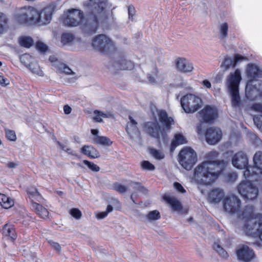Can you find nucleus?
Listing matches in <instances>:
<instances>
[{
	"instance_id": "obj_1",
	"label": "nucleus",
	"mask_w": 262,
	"mask_h": 262,
	"mask_svg": "<svg viewBox=\"0 0 262 262\" xmlns=\"http://www.w3.org/2000/svg\"><path fill=\"white\" fill-rule=\"evenodd\" d=\"M218 155L216 151H211L206 155L205 158L207 161L198 165L194 170L192 177L194 181L200 184L208 185L216 180L227 164V162L224 160L214 161L217 158Z\"/></svg>"
},
{
	"instance_id": "obj_2",
	"label": "nucleus",
	"mask_w": 262,
	"mask_h": 262,
	"mask_svg": "<svg viewBox=\"0 0 262 262\" xmlns=\"http://www.w3.org/2000/svg\"><path fill=\"white\" fill-rule=\"evenodd\" d=\"M254 166H251L244 172V177L247 180L239 184L237 190L239 193L245 199L252 200L258 194V189L251 182L257 181L262 174V152H256L253 157Z\"/></svg>"
},
{
	"instance_id": "obj_3",
	"label": "nucleus",
	"mask_w": 262,
	"mask_h": 262,
	"mask_svg": "<svg viewBox=\"0 0 262 262\" xmlns=\"http://www.w3.org/2000/svg\"><path fill=\"white\" fill-rule=\"evenodd\" d=\"M55 9L54 5H50L39 12L32 7L25 6L16 11L15 19L20 24H47L51 20Z\"/></svg>"
},
{
	"instance_id": "obj_4",
	"label": "nucleus",
	"mask_w": 262,
	"mask_h": 262,
	"mask_svg": "<svg viewBox=\"0 0 262 262\" xmlns=\"http://www.w3.org/2000/svg\"><path fill=\"white\" fill-rule=\"evenodd\" d=\"M241 200L234 195H227L223 200V207L225 211L231 214H235L239 220L243 222V227L256 214L254 213L252 206L247 205L243 209H241Z\"/></svg>"
},
{
	"instance_id": "obj_5",
	"label": "nucleus",
	"mask_w": 262,
	"mask_h": 262,
	"mask_svg": "<svg viewBox=\"0 0 262 262\" xmlns=\"http://www.w3.org/2000/svg\"><path fill=\"white\" fill-rule=\"evenodd\" d=\"M86 8L92 12L86 24L83 27V31L88 34L96 33L99 27V19L103 15L105 7L104 0H89L84 3Z\"/></svg>"
},
{
	"instance_id": "obj_6",
	"label": "nucleus",
	"mask_w": 262,
	"mask_h": 262,
	"mask_svg": "<svg viewBox=\"0 0 262 262\" xmlns=\"http://www.w3.org/2000/svg\"><path fill=\"white\" fill-rule=\"evenodd\" d=\"M241 72L236 70L234 73H231L227 79V86L231 97L232 105L238 106L241 103L238 86L241 80Z\"/></svg>"
},
{
	"instance_id": "obj_7",
	"label": "nucleus",
	"mask_w": 262,
	"mask_h": 262,
	"mask_svg": "<svg viewBox=\"0 0 262 262\" xmlns=\"http://www.w3.org/2000/svg\"><path fill=\"white\" fill-rule=\"evenodd\" d=\"M28 198L31 203V208L40 217L46 219L48 216L49 212L47 209L41 205L36 202H41L42 200L40 194L36 188L30 187L27 190Z\"/></svg>"
},
{
	"instance_id": "obj_8",
	"label": "nucleus",
	"mask_w": 262,
	"mask_h": 262,
	"mask_svg": "<svg viewBox=\"0 0 262 262\" xmlns=\"http://www.w3.org/2000/svg\"><path fill=\"white\" fill-rule=\"evenodd\" d=\"M242 230L247 235L258 237L262 241V214L257 213L242 227Z\"/></svg>"
},
{
	"instance_id": "obj_9",
	"label": "nucleus",
	"mask_w": 262,
	"mask_h": 262,
	"mask_svg": "<svg viewBox=\"0 0 262 262\" xmlns=\"http://www.w3.org/2000/svg\"><path fill=\"white\" fill-rule=\"evenodd\" d=\"M179 162L186 170H190L197 161L195 151L190 147L182 149L179 154Z\"/></svg>"
},
{
	"instance_id": "obj_10",
	"label": "nucleus",
	"mask_w": 262,
	"mask_h": 262,
	"mask_svg": "<svg viewBox=\"0 0 262 262\" xmlns=\"http://www.w3.org/2000/svg\"><path fill=\"white\" fill-rule=\"evenodd\" d=\"M92 46L101 52L106 53H112L115 49L114 45L110 38L102 34L94 37L92 40Z\"/></svg>"
},
{
	"instance_id": "obj_11",
	"label": "nucleus",
	"mask_w": 262,
	"mask_h": 262,
	"mask_svg": "<svg viewBox=\"0 0 262 262\" xmlns=\"http://www.w3.org/2000/svg\"><path fill=\"white\" fill-rule=\"evenodd\" d=\"M201 100L192 94H187L181 98V104L186 113H192L200 107Z\"/></svg>"
},
{
	"instance_id": "obj_12",
	"label": "nucleus",
	"mask_w": 262,
	"mask_h": 262,
	"mask_svg": "<svg viewBox=\"0 0 262 262\" xmlns=\"http://www.w3.org/2000/svg\"><path fill=\"white\" fill-rule=\"evenodd\" d=\"M83 18V14L81 10L73 9L67 12L63 23L68 27H76L80 24Z\"/></svg>"
},
{
	"instance_id": "obj_13",
	"label": "nucleus",
	"mask_w": 262,
	"mask_h": 262,
	"mask_svg": "<svg viewBox=\"0 0 262 262\" xmlns=\"http://www.w3.org/2000/svg\"><path fill=\"white\" fill-rule=\"evenodd\" d=\"M144 129L151 137L157 138L160 143L161 138L164 142L166 139V134L164 129H161L157 122H147L145 124Z\"/></svg>"
},
{
	"instance_id": "obj_14",
	"label": "nucleus",
	"mask_w": 262,
	"mask_h": 262,
	"mask_svg": "<svg viewBox=\"0 0 262 262\" xmlns=\"http://www.w3.org/2000/svg\"><path fill=\"white\" fill-rule=\"evenodd\" d=\"M231 163L233 167L239 169L247 170L249 166V160L247 154L243 150L234 153L231 158Z\"/></svg>"
},
{
	"instance_id": "obj_15",
	"label": "nucleus",
	"mask_w": 262,
	"mask_h": 262,
	"mask_svg": "<svg viewBox=\"0 0 262 262\" xmlns=\"http://www.w3.org/2000/svg\"><path fill=\"white\" fill-rule=\"evenodd\" d=\"M248 61L247 56L239 54H234L233 56H225L221 66H236V64L247 63Z\"/></svg>"
},
{
	"instance_id": "obj_16",
	"label": "nucleus",
	"mask_w": 262,
	"mask_h": 262,
	"mask_svg": "<svg viewBox=\"0 0 262 262\" xmlns=\"http://www.w3.org/2000/svg\"><path fill=\"white\" fill-rule=\"evenodd\" d=\"M199 115L205 122L210 123L216 118L217 112L215 107L207 105L200 112Z\"/></svg>"
},
{
	"instance_id": "obj_17",
	"label": "nucleus",
	"mask_w": 262,
	"mask_h": 262,
	"mask_svg": "<svg viewBox=\"0 0 262 262\" xmlns=\"http://www.w3.org/2000/svg\"><path fill=\"white\" fill-rule=\"evenodd\" d=\"M236 253L238 258L244 262H249L255 257L253 251L247 246L239 247Z\"/></svg>"
},
{
	"instance_id": "obj_18",
	"label": "nucleus",
	"mask_w": 262,
	"mask_h": 262,
	"mask_svg": "<svg viewBox=\"0 0 262 262\" xmlns=\"http://www.w3.org/2000/svg\"><path fill=\"white\" fill-rule=\"evenodd\" d=\"M205 137L208 144H215L221 140L222 137V130L218 128H210L207 129Z\"/></svg>"
},
{
	"instance_id": "obj_19",
	"label": "nucleus",
	"mask_w": 262,
	"mask_h": 262,
	"mask_svg": "<svg viewBox=\"0 0 262 262\" xmlns=\"http://www.w3.org/2000/svg\"><path fill=\"white\" fill-rule=\"evenodd\" d=\"M129 121L127 123L126 130L129 138L135 141H138L140 140V134L137 126V123L131 117H129Z\"/></svg>"
},
{
	"instance_id": "obj_20",
	"label": "nucleus",
	"mask_w": 262,
	"mask_h": 262,
	"mask_svg": "<svg viewBox=\"0 0 262 262\" xmlns=\"http://www.w3.org/2000/svg\"><path fill=\"white\" fill-rule=\"evenodd\" d=\"M251 108L252 110L259 113L254 116L253 121L257 127L262 132V103H254Z\"/></svg>"
},
{
	"instance_id": "obj_21",
	"label": "nucleus",
	"mask_w": 262,
	"mask_h": 262,
	"mask_svg": "<svg viewBox=\"0 0 262 262\" xmlns=\"http://www.w3.org/2000/svg\"><path fill=\"white\" fill-rule=\"evenodd\" d=\"M224 192L222 189L214 188L209 193L208 200L211 203L218 204L224 198Z\"/></svg>"
},
{
	"instance_id": "obj_22",
	"label": "nucleus",
	"mask_w": 262,
	"mask_h": 262,
	"mask_svg": "<svg viewBox=\"0 0 262 262\" xmlns=\"http://www.w3.org/2000/svg\"><path fill=\"white\" fill-rule=\"evenodd\" d=\"M156 112L160 121L165 126L166 129H170L171 125L173 123V119L171 117H168L165 111L156 110Z\"/></svg>"
},
{
	"instance_id": "obj_23",
	"label": "nucleus",
	"mask_w": 262,
	"mask_h": 262,
	"mask_svg": "<svg viewBox=\"0 0 262 262\" xmlns=\"http://www.w3.org/2000/svg\"><path fill=\"white\" fill-rule=\"evenodd\" d=\"M81 152L92 159H95L99 157V152L92 146H83L81 149Z\"/></svg>"
},
{
	"instance_id": "obj_24",
	"label": "nucleus",
	"mask_w": 262,
	"mask_h": 262,
	"mask_svg": "<svg viewBox=\"0 0 262 262\" xmlns=\"http://www.w3.org/2000/svg\"><path fill=\"white\" fill-rule=\"evenodd\" d=\"M2 233L4 235L9 237L11 239L14 240L16 238L15 229L12 225H5L2 229Z\"/></svg>"
},
{
	"instance_id": "obj_25",
	"label": "nucleus",
	"mask_w": 262,
	"mask_h": 262,
	"mask_svg": "<svg viewBox=\"0 0 262 262\" xmlns=\"http://www.w3.org/2000/svg\"><path fill=\"white\" fill-rule=\"evenodd\" d=\"M187 143V140L185 137L181 134H176L171 145L170 150L172 152L176 147L179 145L185 144Z\"/></svg>"
},
{
	"instance_id": "obj_26",
	"label": "nucleus",
	"mask_w": 262,
	"mask_h": 262,
	"mask_svg": "<svg viewBox=\"0 0 262 262\" xmlns=\"http://www.w3.org/2000/svg\"><path fill=\"white\" fill-rule=\"evenodd\" d=\"M248 76L251 79H256L262 77V71L258 67H248L247 70Z\"/></svg>"
},
{
	"instance_id": "obj_27",
	"label": "nucleus",
	"mask_w": 262,
	"mask_h": 262,
	"mask_svg": "<svg viewBox=\"0 0 262 262\" xmlns=\"http://www.w3.org/2000/svg\"><path fill=\"white\" fill-rule=\"evenodd\" d=\"M164 198L165 200L170 205L173 210L179 211L181 210V204L176 198L169 196H165Z\"/></svg>"
},
{
	"instance_id": "obj_28",
	"label": "nucleus",
	"mask_w": 262,
	"mask_h": 262,
	"mask_svg": "<svg viewBox=\"0 0 262 262\" xmlns=\"http://www.w3.org/2000/svg\"><path fill=\"white\" fill-rule=\"evenodd\" d=\"M75 36L71 33L64 32L61 34V42L64 46H71L75 40Z\"/></svg>"
},
{
	"instance_id": "obj_29",
	"label": "nucleus",
	"mask_w": 262,
	"mask_h": 262,
	"mask_svg": "<svg viewBox=\"0 0 262 262\" xmlns=\"http://www.w3.org/2000/svg\"><path fill=\"white\" fill-rule=\"evenodd\" d=\"M0 204L5 209H8L14 205V201L6 195L0 193Z\"/></svg>"
},
{
	"instance_id": "obj_30",
	"label": "nucleus",
	"mask_w": 262,
	"mask_h": 262,
	"mask_svg": "<svg viewBox=\"0 0 262 262\" xmlns=\"http://www.w3.org/2000/svg\"><path fill=\"white\" fill-rule=\"evenodd\" d=\"M19 45L24 48H30L34 43V40L32 37L23 36L18 39Z\"/></svg>"
},
{
	"instance_id": "obj_31",
	"label": "nucleus",
	"mask_w": 262,
	"mask_h": 262,
	"mask_svg": "<svg viewBox=\"0 0 262 262\" xmlns=\"http://www.w3.org/2000/svg\"><path fill=\"white\" fill-rule=\"evenodd\" d=\"M20 60L23 66H31L33 64L34 59L29 54H24L20 56Z\"/></svg>"
},
{
	"instance_id": "obj_32",
	"label": "nucleus",
	"mask_w": 262,
	"mask_h": 262,
	"mask_svg": "<svg viewBox=\"0 0 262 262\" xmlns=\"http://www.w3.org/2000/svg\"><path fill=\"white\" fill-rule=\"evenodd\" d=\"M148 150L150 155L157 160H161L165 157V155L162 150L154 148H149Z\"/></svg>"
},
{
	"instance_id": "obj_33",
	"label": "nucleus",
	"mask_w": 262,
	"mask_h": 262,
	"mask_svg": "<svg viewBox=\"0 0 262 262\" xmlns=\"http://www.w3.org/2000/svg\"><path fill=\"white\" fill-rule=\"evenodd\" d=\"M152 69L151 74H148L147 75L148 79L151 83H155L160 81L159 77L157 75L158 71L156 67H152Z\"/></svg>"
},
{
	"instance_id": "obj_34",
	"label": "nucleus",
	"mask_w": 262,
	"mask_h": 262,
	"mask_svg": "<svg viewBox=\"0 0 262 262\" xmlns=\"http://www.w3.org/2000/svg\"><path fill=\"white\" fill-rule=\"evenodd\" d=\"M95 142L98 144H101L102 145L110 146L112 144V142L110 139L104 136H98L96 137L95 139Z\"/></svg>"
},
{
	"instance_id": "obj_35",
	"label": "nucleus",
	"mask_w": 262,
	"mask_h": 262,
	"mask_svg": "<svg viewBox=\"0 0 262 262\" xmlns=\"http://www.w3.org/2000/svg\"><path fill=\"white\" fill-rule=\"evenodd\" d=\"M116 62L118 66H133L132 61L123 55H121L117 58Z\"/></svg>"
},
{
	"instance_id": "obj_36",
	"label": "nucleus",
	"mask_w": 262,
	"mask_h": 262,
	"mask_svg": "<svg viewBox=\"0 0 262 262\" xmlns=\"http://www.w3.org/2000/svg\"><path fill=\"white\" fill-rule=\"evenodd\" d=\"M94 114L95 115L94 119L96 122H102V118H108L110 116H111L110 113H104L101 111L97 110H96L94 112Z\"/></svg>"
},
{
	"instance_id": "obj_37",
	"label": "nucleus",
	"mask_w": 262,
	"mask_h": 262,
	"mask_svg": "<svg viewBox=\"0 0 262 262\" xmlns=\"http://www.w3.org/2000/svg\"><path fill=\"white\" fill-rule=\"evenodd\" d=\"M214 249L223 258L226 259L228 257L227 252L216 242L214 244Z\"/></svg>"
},
{
	"instance_id": "obj_38",
	"label": "nucleus",
	"mask_w": 262,
	"mask_h": 262,
	"mask_svg": "<svg viewBox=\"0 0 262 262\" xmlns=\"http://www.w3.org/2000/svg\"><path fill=\"white\" fill-rule=\"evenodd\" d=\"M220 31L221 34V38L224 39L228 36V25L227 23H223L220 25Z\"/></svg>"
},
{
	"instance_id": "obj_39",
	"label": "nucleus",
	"mask_w": 262,
	"mask_h": 262,
	"mask_svg": "<svg viewBox=\"0 0 262 262\" xmlns=\"http://www.w3.org/2000/svg\"><path fill=\"white\" fill-rule=\"evenodd\" d=\"M7 24V18L6 16L4 14L0 13V33H3L5 32Z\"/></svg>"
},
{
	"instance_id": "obj_40",
	"label": "nucleus",
	"mask_w": 262,
	"mask_h": 262,
	"mask_svg": "<svg viewBox=\"0 0 262 262\" xmlns=\"http://www.w3.org/2000/svg\"><path fill=\"white\" fill-rule=\"evenodd\" d=\"M160 217L161 216L160 213L157 210L151 211L149 212L146 215L147 219L150 222L159 220Z\"/></svg>"
},
{
	"instance_id": "obj_41",
	"label": "nucleus",
	"mask_w": 262,
	"mask_h": 262,
	"mask_svg": "<svg viewBox=\"0 0 262 262\" xmlns=\"http://www.w3.org/2000/svg\"><path fill=\"white\" fill-rule=\"evenodd\" d=\"M175 66H192V63L184 57H177L175 60Z\"/></svg>"
},
{
	"instance_id": "obj_42",
	"label": "nucleus",
	"mask_w": 262,
	"mask_h": 262,
	"mask_svg": "<svg viewBox=\"0 0 262 262\" xmlns=\"http://www.w3.org/2000/svg\"><path fill=\"white\" fill-rule=\"evenodd\" d=\"M36 48L38 51L41 53L46 52L48 49L47 45L40 41L36 42Z\"/></svg>"
},
{
	"instance_id": "obj_43",
	"label": "nucleus",
	"mask_w": 262,
	"mask_h": 262,
	"mask_svg": "<svg viewBox=\"0 0 262 262\" xmlns=\"http://www.w3.org/2000/svg\"><path fill=\"white\" fill-rule=\"evenodd\" d=\"M83 163L86 165L90 169L93 171L97 172L100 170V168L96 164L89 162L87 160H84Z\"/></svg>"
},
{
	"instance_id": "obj_44",
	"label": "nucleus",
	"mask_w": 262,
	"mask_h": 262,
	"mask_svg": "<svg viewBox=\"0 0 262 262\" xmlns=\"http://www.w3.org/2000/svg\"><path fill=\"white\" fill-rule=\"evenodd\" d=\"M142 168L145 170L152 171L155 169V166L148 161H144L141 163Z\"/></svg>"
},
{
	"instance_id": "obj_45",
	"label": "nucleus",
	"mask_w": 262,
	"mask_h": 262,
	"mask_svg": "<svg viewBox=\"0 0 262 262\" xmlns=\"http://www.w3.org/2000/svg\"><path fill=\"white\" fill-rule=\"evenodd\" d=\"M6 136L8 139L14 141L16 140V136L14 130L6 129Z\"/></svg>"
},
{
	"instance_id": "obj_46",
	"label": "nucleus",
	"mask_w": 262,
	"mask_h": 262,
	"mask_svg": "<svg viewBox=\"0 0 262 262\" xmlns=\"http://www.w3.org/2000/svg\"><path fill=\"white\" fill-rule=\"evenodd\" d=\"M27 68H29V69L32 72V73L36 74L39 76H43V72L40 69V67H27Z\"/></svg>"
},
{
	"instance_id": "obj_47",
	"label": "nucleus",
	"mask_w": 262,
	"mask_h": 262,
	"mask_svg": "<svg viewBox=\"0 0 262 262\" xmlns=\"http://www.w3.org/2000/svg\"><path fill=\"white\" fill-rule=\"evenodd\" d=\"M57 69L60 72L65 73L66 74L72 75L74 74V72L72 69L70 68V67H57Z\"/></svg>"
},
{
	"instance_id": "obj_48",
	"label": "nucleus",
	"mask_w": 262,
	"mask_h": 262,
	"mask_svg": "<svg viewBox=\"0 0 262 262\" xmlns=\"http://www.w3.org/2000/svg\"><path fill=\"white\" fill-rule=\"evenodd\" d=\"M113 187L114 189L116 191L121 193H124L127 190V187L125 186L120 184H115Z\"/></svg>"
},
{
	"instance_id": "obj_49",
	"label": "nucleus",
	"mask_w": 262,
	"mask_h": 262,
	"mask_svg": "<svg viewBox=\"0 0 262 262\" xmlns=\"http://www.w3.org/2000/svg\"><path fill=\"white\" fill-rule=\"evenodd\" d=\"M237 178V173L235 172H231L228 173L226 181L228 182L232 183L234 182Z\"/></svg>"
},
{
	"instance_id": "obj_50",
	"label": "nucleus",
	"mask_w": 262,
	"mask_h": 262,
	"mask_svg": "<svg viewBox=\"0 0 262 262\" xmlns=\"http://www.w3.org/2000/svg\"><path fill=\"white\" fill-rule=\"evenodd\" d=\"M49 61L53 64V66H67L63 63H60L58 61V58L55 56L52 55L49 57Z\"/></svg>"
},
{
	"instance_id": "obj_51",
	"label": "nucleus",
	"mask_w": 262,
	"mask_h": 262,
	"mask_svg": "<svg viewBox=\"0 0 262 262\" xmlns=\"http://www.w3.org/2000/svg\"><path fill=\"white\" fill-rule=\"evenodd\" d=\"M70 212L72 216H73L74 217H75V219H80L81 216V213L80 211L78 209H76V208L72 209L70 210Z\"/></svg>"
},
{
	"instance_id": "obj_52",
	"label": "nucleus",
	"mask_w": 262,
	"mask_h": 262,
	"mask_svg": "<svg viewBox=\"0 0 262 262\" xmlns=\"http://www.w3.org/2000/svg\"><path fill=\"white\" fill-rule=\"evenodd\" d=\"M177 70L184 73L191 72L193 68V67H177Z\"/></svg>"
},
{
	"instance_id": "obj_53",
	"label": "nucleus",
	"mask_w": 262,
	"mask_h": 262,
	"mask_svg": "<svg viewBox=\"0 0 262 262\" xmlns=\"http://www.w3.org/2000/svg\"><path fill=\"white\" fill-rule=\"evenodd\" d=\"M18 164L19 163L17 161L13 162L9 161L5 163V166L7 168L10 169H14L16 168L18 166Z\"/></svg>"
},
{
	"instance_id": "obj_54",
	"label": "nucleus",
	"mask_w": 262,
	"mask_h": 262,
	"mask_svg": "<svg viewBox=\"0 0 262 262\" xmlns=\"http://www.w3.org/2000/svg\"><path fill=\"white\" fill-rule=\"evenodd\" d=\"M173 186L174 188L180 193H184L186 192V190L183 186L178 182L174 183Z\"/></svg>"
},
{
	"instance_id": "obj_55",
	"label": "nucleus",
	"mask_w": 262,
	"mask_h": 262,
	"mask_svg": "<svg viewBox=\"0 0 262 262\" xmlns=\"http://www.w3.org/2000/svg\"><path fill=\"white\" fill-rule=\"evenodd\" d=\"M128 14L129 19L131 20H133V17L135 14V8L133 6H129L128 7Z\"/></svg>"
},
{
	"instance_id": "obj_56",
	"label": "nucleus",
	"mask_w": 262,
	"mask_h": 262,
	"mask_svg": "<svg viewBox=\"0 0 262 262\" xmlns=\"http://www.w3.org/2000/svg\"><path fill=\"white\" fill-rule=\"evenodd\" d=\"M58 144L60 146V148L64 151L67 152L69 154L73 155L72 150L68 147L67 146L63 145L59 142H58Z\"/></svg>"
},
{
	"instance_id": "obj_57",
	"label": "nucleus",
	"mask_w": 262,
	"mask_h": 262,
	"mask_svg": "<svg viewBox=\"0 0 262 262\" xmlns=\"http://www.w3.org/2000/svg\"><path fill=\"white\" fill-rule=\"evenodd\" d=\"M9 84V80L6 78H4L2 76H0V84L2 86H5Z\"/></svg>"
},
{
	"instance_id": "obj_58",
	"label": "nucleus",
	"mask_w": 262,
	"mask_h": 262,
	"mask_svg": "<svg viewBox=\"0 0 262 262\" xmlns=\"http://www.w3.org/2000/svg\"><path fill=\"white\" fill-rule=\"evenodd\" d=\"M49 243L51 245V246L54 248L55 250L57 251H59L60 250V246L57 243L53 242L52 241H49Z\"/></svg>"
},
{
	"instance_id": "obj_59",
	"label": "nucleus",
	"mask_w": 262,
	"mask_h": 262,
	"mask_svg": "<svg viewBox=\"0 0 262 262\" xmlns=\"http://www.w3.org/2000/svg\"><path fill=\"white\" fill-rule=\"evenodd\" d=\"M107 212L105 211L98 212L96 214V217L98 220H102L107 215Z\"/></svg>"
},
{
	"instance_id": "obj_60",
	"label": "nucleus",
	"mask_w": 262,
	"mask_h": 262,
	"mask_svg": "<svg viewBox=\"0 0 262 262\" xmlns=\"http://www.w3.org/2000/svg\"><path fill=\"white\" fill-rule=\"evenodd\" d=\"M202 84L206 88L210 89L211 87V84L208 80H204L201 82Z\"/></svg>"
},
{
	"instance_id": "obj_61",
	"label": "nucleus",
	"mask_w": 262,
	"mask_h": 262,
	"mask_svg": "<svg viewBox=\"0 0 262 262\" xmlns=\"http://www.w3.org/2000/svg\"><path fill=\"white\" fill-rule=\"evenodd\" d=\"M72 108L68 105H66L63 107V111L64 114L68 115L70 114L71 112Z\"/></svg>"
},
{
	"instance_id": "obj_62",
	"label": "nucleus",
	"mask_w": 262,
	"mask_h": 262,
	"mask_svg": "<svg viewBox=\"0 0 262 262\" xmlns=\"http://www.w3.org/2000/svg\"><path fill=\"white\" fill-rule=\"evenodd\" d=\"M113 211V207L111 205H108L107 206L106 210L105 212H107V214L109 212H111Z\"/></svg>"
},
{
	"instance_id": "obj_63",
	"label": "nucleus",
	"mask_w": 262,
	"mask_h": 262,
	"mask_svg": "<svg viewBox=\"0 0 262 262\" xmlns=\"http://www.w3.org/2000/svg\"><path fill=\"white\" fill-rule=\"evenodd\" d=\"M99 130L96 129H91V133L95 136H97L98 134Z\"/></svg>"
},
{
	"instance_id": "obj_64",
	"label": "nucleus",
	"mask_w": 262,
	"mask_h": 262,
	"mask_svg": "<svg viewBox=\"0 0 262 262\" xmlns=\"http://www.w3.org/2000/svg\"><path fill=\"white\" fill-rule=\"evenodd\" d=\"M197 132L199 134H201L202 133L201 126L200 124L197 126Z\"/></svg>"
}]
</instances>
